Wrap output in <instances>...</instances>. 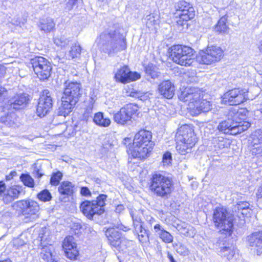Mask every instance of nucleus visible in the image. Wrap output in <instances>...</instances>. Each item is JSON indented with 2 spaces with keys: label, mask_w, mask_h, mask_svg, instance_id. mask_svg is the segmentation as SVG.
<instances>
[{
  "label": "nucleus",
  "mask_w": 262,
  "mask_h": 262,
  "mask_svg": "<svg viewBox=\"0 0 262 262\" xmlns=\"http://www.w3.org/2000/svg\"><path fill=\"white\" fill-rule=\"evenodd\" d=\"M99 48L109 55L125 50L126 48L125 39L116 26L110 27L102 33L96 40Z\"/></svg>",
  "instance_id": "nucleus-1"
},
{
  "label": "nucleus",
  "mask_w": 262,
  "mask_h": 262,
  "mask_svg": "<svg viewBox=\"0 0 262 262\" xmlns=\"http://www.w3.org/2000/svg\"><path fill=\"white\" fill-rule=\"evenodd\" d=\"M203 93L196 88H187L182 92L179 97L180 100L188 102L191 114L198 116L202 112L206 113L211 110L209 101L203 99Z\"/></svg>",
  "instance_id": "nucleus-2"
},
{
  "label": "nucleus",
  "mask_w": 262,
  "mask_h": 262,
  "mask_svg": "<svg viewBox=\"0 0 262 262\" xmlns=\"http://www.w3.org/2000/svg\"><path fill=\"white\" fill-rule=\"evenodd\" d=\"M64 90L61 97V104L58 108V115L66 116L72 111L79 100L80 95V84L77 82H66Z\"/></svg>",
  "instance_id": "nucleus-3"
},
{
  "label": "nucleus",
  "mask_w": 262,
  "mask_h": 262,
  "mask_svg": "<svg viewBox=\"0 0 262 262\" xmlns=\"http://www.w3.org/2000/svg\"><path fill=\"white\" fill-rule=\"evenodd\" d=\"M152 134L145 129L139 130L135 136L130 154L135 158L145 159L152 149Z\"/></svg>",
  "instance_id": "nucleus-4"
},
{
  "label": "nucleus",
  "mask_w": 262,
  "mask_h": 262,
  "mask_svg": "<svg viewBox=\"0 0 262 262\" xmlns=\"http://www.w3.org/2000/svg\"><path fill=\"white\" fill-rule=\"evenodd\" d=\"M172 181L170 178L159 173L152 176L150 189L157 196L168 198L172 192Z\"/></svg>",
  "instance_id": "nucleus-5"
},
{
  "label": "nucleus",
  "mask_w": 262,
  "mask_h": 262,
  "mask_svg": "<svg viewBox=\"0 0 262 262\" xmlns=\"http://www.w3.org/2000/svg\"><path fill=\"white\" fill-rule=\"evenodd\" d=\"M106 198L105 194H100L96 200L83 202L80 206L81 212L89 219H92L95 214L101 215L104 211Z\"/></svg>",
  "instance_id": "nucleus-6"
},
{
  "label": "nucleus",
  "mask_w": 262,
  "mask_h": 262,
  "mask_svg": "<svg viewBox=\"0 0 262 262\" xmlns=\"http://www.w3.org/2000/svg\"><path fill=\"white\" fill-rule=\"evenodd\" d=\"M171 56L173 62L181 66H189L192 64L194 56L191 48L177 45L171 47Z\"/></svg>",
  "instance_id": "nucleus-7"
},
{
  "label": "nucleus",
  "mask_w": 262,
  "mask_h": 262,
  "mask_svg": "<svg viewBox=\"0 0 262 262\" xmlns=\"http://www.w3.org/2000/svg\"><path fill=\"white\" fill-rule=\"evenodd\" d=\"M233 215L226 209L221 207H217L213 211V221L215 226L220 231H226L230 234L233 226Z\"/></svg>",
  "instance_id": "nucleus-8"
},
{
  "label": "nucleus",
  "mask_w": 262,
  "mask_h": 262,
  "mask_svg": "<svg viewBox=\"0 0 262 262\" xmlns=\"http://www.w3.org/2000/svg\"><path fill=\"white\" fill-rule=\"evenodd\" d=\"M30 63L35 73L40 80H45L49 78L52 66L47 59L41 56H36L31 59Z\"/></svg>",
  "instance_id": "nucleus-9"
},
{
  "label": "nucleus",
  "mask_w": 262,
  "mask_h": 262,
  "mask_svg": "<svg viewBox=\"0 0 262 262\" xmlns=\"http://www.w3.org/2000/svg\"><path fill=\"white\" fill-rule=\"evenodd\" d=\"M13 207L20 212L27 218L33 220L38 217L39 206L38 203L33 200H21L14 204Z\"/></svg>",
  "instance_id": "nucleus-10"
},
{
  "label": "nucleus",
  "mask_w": 262,
  "mask_h": 262,
  "mask_svg": "<svg viewBox=\"0 0 262 262\" xmlns=\"http://www.w3.org/2000/svg\"><path fill=\"white\" fill-rule=\"evenodd\" d=\"M246 89L235 88L227 92L223 96V101L230 105H237L253 98L249 96Z\"/></svg>",
  "instance_id": "nucleus-11"
},
{
  "label": "nucleus",
  "mask_w": 262,
  "mask_h": 262,
  "mask_svg": "<svg viewBox=\"0 0 262 262\" xmlns=\"http://www.w3.org/2000/svg\"><path fill=\"white\" fill-rule=\"evenodd\" d=\"M223 56L222 49L216 46H208L205 51L202 52L198 57L199 62L202 64H210L219 61Z\"/></svg>",
  "instance_id": "nucleus-12"
},
{
  "label": "nucleus",
  "mask_w": 262,
  "mask_h": 262,
  "mask_svg": "<svg viewBox=\"0 0 262 262\" xmlns=\"http://www.w3.org/2000/svg\"><path fill=\"white\" fill-rule=\"evenodd\" d=\"M138 111V106L136 104H127L114 114V120L118 124L124 125L131 120Z\"/></svg>",
  "instance_id": "nucleus-13"
},
{
  "label": "nucleus",
  "mask_w": 262,
  "mask_h": 262,
  "mask_svg": "<svg viewBox=\"0 0 262 262\" xmlns=\"http://www.w3.org/2000/svg\"><path fill=\"white\" fill-rule=\"evenodd\" d=\"M52 105L51 93L49 90H45L38 100L36 108L37 115L40 117H44L52 110Z\"/></svg>",
  "instance_id": "nucleus-14"
},
{
  "label": "nucleus",
  "mask_w": 262,
  "mask_h": 262,
  "mask_svg": "<svg viewBox=\"0 0 262 262\" xmlns=\"http://www.w3.org/2000/svg\"><path fill=\"white\" fill-rule=\"evenodd\" d=\"M176 140L187 142L190 145H195L196 142V137L193 129L191 126L188 124H184L180 126L176 133Z\"/></svg>",
  "instance_id": "nucleus-15"
},
{
  "label": "nucleus",
  "mask_w": 262,
  "mask_h": 262,
  "mask_svg": "<svg viewBox=\"0 0 262 262\" xmlns=\"http://www.w3.org/2000/svg\"><path fill=\"white\" fill-rule=\"evenodd\" d=\"M236 124L237 123H232L228 119L227 120L221 122L217 126V129L220 132L225 134L235 135L246 130L249 127L248 123H246L242 127L238 126Z\"/></svg>",
  "instance_id": "nucleus-16"
},
{
  "label": "nucleus",
  "mask_w": 262,
  "mask_h": 262,
  "mask_svg": "<svg viewBox=\"0 0 262 262\" xmlns=\"http://www.w3.org/2000/svg\"><path fill=\"white\" fill-rule=\"evenodd\" d=\"M140 77V74L131 72L127 66H123L119 69L115 75L116 81L123 83L137 80Z\"/></svg>",
  "instance_id": "nucleus-17"
},
{
  "label": "nucleus",
  "mask_w": 262,
  "mask_h": 262,
  "mask_svg": "<svg viewBox=\"0 0 262 262\" xmlns=\"http://www.w3.org/2000/svg\"><path fill=\"white\" fill-rule=\"evenodd\" d=\"M177 14L181 19L188 21L194 16V10L191 5L185 1H180L176 5Z\"/></svg>",
  "instance_id": "nucleus-18"
},
{
  "label": "nucleus",
  "mask_w": 262,
  "mask_h": 262,
  "mask_svg": "<svg viewBox=\"0 0 262 262\" xmlns=\"http://www.w3.org/2000/svg\"><path fill=\"white\" fill-rule=\"evenodd\" d=\"M247 113V110L245 109L231 108L228 113L227 117L229 120L232 121V123H237L236 125L239 127H243L246 123H248L250 127V123L248 121H244L246 118Z\"/></svg>",
  "instance_id": "nucleus-19"
},
{
  "label": "nucleus",
  "mask_w": 262,
  "mask_h": 262,
  "mask_svg": "<svg viewBox=\"0 0 262 262\" xmlns=\"http://www.w3.org/2000/svg\"><path fill=\"white\" fill-rule=\"evenodd\" d=\"M62 247L66 256L69 258L71 259H75L78 256V251L73 236H69L64 238Z\"/></svg>",
  "instance_id": "nucleus-20"
},
{
  "label": "nucleus",
  "mask_w": 262,
  "mask_h": 262,
  "mask_svg": "<svg viewBox=\"0 0 262 262\" xmlns=\"http://www.w3.org/2000/svg\"><path fill=\"white\" fill-rule=\"evenodd\" d=\"M62 247L66 256L69 258L71 259H75L78 256V251L73 236H69L64 238Z\"/></svg>",
  "instance_id": "nucleus-21"
},
{
  "label": "nucleus",
  "mask_w": 262,
  "mask_h": 262,
  "mask_svg": "<svg viewBox=\"0 0 262 262\" xmlns=\"http://www.w3.org/2000/svg\"><path fill=\"white\" fill-rule=\"evenodd\" d=\"M22 187L19 185H13L6 188L2 200L5 204L12 203L17 199L22 191Z\"/></svg>",
  "instance_id": "nucleus-22"
},
{
  "label": "nucleus",
  "mask_w": 262,
  "mask_h": 262,
  "mask_svg": "<svg viewBox=\"0 0 262 262\" xmlns=\"http://www.w3.org/2000/svg\"><path fill=\"white\" fill-rule=\"evenodd\" d=\"M248 245L254 247L257 255L262 254V231L254 232L247 237Z\"/></svg>",
  "instance_id": "nucleus-23"
},
{
  "label": "nucleus",
  "mask_w": 262,
  "mask_h": 262,
  "mask_svg": "<svg viewBox=\"0 0 262 262\" xmlns=\"http://www.w3.org/2000/svg\"><path fill=\"white\" fill-rule=\"evenodd\" d=\"M28 95L25 93H20L15 95L8 101V109L18 110L24 107L27 103Z\"/></svg>",
  "instance_id": "nucleus-24"
},
{
  "label": "nucleus",
  "mask_w": 262,
  "mask_h": 262,
  "mask_svg": "<svg viewBox=\"0 0 262 262\" xmlns=\"http://www.w3.org/2000/svg\"><path fill=\"white\" fill-rule=\"evenodd\" d=\"M105 235L107 237L110 245L117 247L121 243L124 244L127 242L126 239L121 238L120 233L114 228H110L105 231Z\"/></svg>",
  "instance_id": "nucleus-25"
},
{
  "label": "nucleus",
  "mask_w": 262,
  "mask_h": 262,
  "mask_svg": "<svg viewBox=\"0 0 262 262\" xmlns=\"http://www.w3.org/2000/svg\"><path fill=\"white\" fill-rule=\"evenodd\" d=\"M158 90L160 94L167 99L172 98L174 94V85L169 80L163 81L159 85Z\"/></svg>",
  "instance_id": "nucleus-26"
},
{
  "label": "nucleus",
  "mask_w": 262,
  "mask_h": 262,
  "mask_svg": "<svg viewBox=\"0 0 262 262\" xmlns=\"http://www.w3.org/2000/svg\"><path fill=\"white\" fill-rule=\"evenodd\" d=\"M40 238L41 245L42 246L40 253V257L47 262H54L55 259L52 252V250L53 249V246L51 244L49 245H43L46 238L43 235L40 236Z\"/></svg>",
  "instance_id": "nucleus-27"
},
{
  "label": "nucleus",
  "mask_w": 262,
  "mask_h": 262,
  "mask_svg": "<svg viewBox=\"0 0 262 262\" xmlns=\"http://www.w3.org/2000/svg\"><path fill=\"white\" fill-rule=\"evenodd\" d=\"M145 77L147 80L151 79H155L158 78L160 76V72L158 67L152 63H148L144 67Z\"/></svg>",
  "instance_id": "nucleus-28"
},
{
  "label": "nucleus",
  "mask_w": 262,
  "mask_h": 262,
  "mask_svg": "<svg viewBox=\"0 0 262 262\" xmlns=\"http://www.w3.org/2000/svg\"><path fill=\"white\" fill-rule=\"evenodd\" d=\"M38 27L45 33H49L55 29V23L50 17L42 18L39 20Z\"/></svg>",
  "instance_id": "nucleus-29"
},
{
  "label": "nucleus",
  "mask_w": 262,
  "mask_h": 262,
  "mask_svg": "<svg viewBox=\"0 0 262 262\" xmlns=\"http://www.w3.org/2000/svg\"><path fill=\"white\" fill-rule=\"evenodd\" d=\"M154 230L160 238L166 243H170L173 241V236L159 224L154 226Z\"/></svg>",
  "instance_id": "nucleus-30"
},
{
  "label": "nucleus",
  "mask_w": 262,
  "mask_h": 262,
  "mask_svg": "<svg viewBox=\"0 0 262 262\" xmlns=\"http://www.w3.org/2000/svg\"><path fill=\"white\" fill-rule=\"evenodd\" d=\"M74 185L69 181H63L58 188V192L63 195L70 196L74 193Z\"/></svg>",
  "instance_id": "nucleus-31"
},
{
  "label": "nucleus",
  "mask_w": 262,
  "mask_h": 262,
  "mask_svg": "<svg viewBox=\"0 0 262 262\" xmlns=\"http://www.w3.org/2000/svg\"><path fill=\"white\" fill-rule=\"evenodd\" d=\"M177 228L181 234L186 236L192 237L195 234V230L193 227L186 223L178 224Z\"/></svg>",
  "instance_id": "nucleus-32"
},
{
  "label": "nucleus",
  "mask_w": 262,
  "mask_h": 262,
  "mask_svg": "<svg viewBox=\"0 0 262 262\" xmlns=\"http://www.w3.org/2000/svg\"><path fill=\"white\" fill-rule=\"evenodd\" d=\"M93 121L97 125L103 127H107L111 124L110 119L105 118L103 113L100 112L95 114Z\"/></svg>",
  "instance_id": "nucleus-33"
},
{
  "label": "nucleus",
  "mask_w": 262,
  "mask_h": 262,
  "mask_svg": "<svg viewBox=\"0 0 262 262\" xmlns=\"http://www.w3.org/2000/svg\"><path fill=\"white\" fill-rule=\"evenodd\" d=\"M177 145H176V149L177 151L182 155H185L187 154H188L191 152L192 147L194 145H190L187 142H182L179 141H176Z\"/></svg>",
  "instance_id": "nucleus-34"
},
{
  "label": "nucleus",
  "mask_w": 262,
  "mask_h": 262,
  "mask_svg": "<svg viewBox=\"0 0 262 262\" xmlns=\"http://www.w3.org/2000/svg\"><path fill=\"white\" fill-rule=\"evenodd\" d=\"M81 52V47L79 44L75 43L71 47V50L69 51V54H68L69 59H74L79 58L80 56Z\"/></svg>",
  "instance_id": "nucleus-35"
},
{
  "label": "nucleus",
  "mask_w": 262,
  "mask_h": 262,
  "mask_svg": "<svg viewBox=\"0 0 262 262\" xmlns=\"http://www.w3.org/2000/svg\"><path fill=\"white\" fill-rule=\"evenodd\" d=\"M159 17V16L155 14H150L147 15L145 18L146 26L149 29L154 28L158 24Z\"/></svg>",
  "instance_id": "nucleus-36"
},
{
  "label": "nucleus",
  "mask_w": 262,
  "mask_h": 262,
  "mask_svg": "<svg viewBox=\"0 0 262 262\" xmlns=\"http://www.w3.org/2000/svg\"><path fill=\"white\" fill-rule=\"evenodd\" d=\"M219 252L222 256L226 257L228 259H230L235 254V250L233 247L224 246L220 248Z\"/></svg>",
  "instance_id": "nucleus-37"
},
{
  "label": "nucleus",
  "mask_w": 262,
  "mask_h": 262,
  "mask_svg": "<svg viewBox=\"0 0 262 262\" xmlns=\"http://www.w3.org/2000/svg\"><path fill=\"white\" fill-rule=\"evenodd\" d=\"M249 147L250 152L252 155L257 157H262V144L256 142L254 143L251 141Z\"/></svg>",
  "instance_id": "nucleus-38"
},
{
  "label": "nucleus",
  "mask_w": 262,
  "mask_h": 262,
  "mask_svg": "<svg viewBox=\"0 0 262 262\" xmlns=\"http://www.w3.org/2000/svg\"><path fill=\"white\" fill-rule=\"evenodd\" d=\"M227 20L226 16L221 17L215 26V31L220 33H226L228 30V26L226 25Z\"/></svg>",
  "instance_id": "nucleus-39"
},
{
  "label": "nucleus",
  "mask_w": 262,
  "mask_h": 262,
  "mask_svg": "<svg viewBox=\"0 0 262 262\" xmlns=\"http://www.w3.org/2000/svg\"><path fill=\"white\" fill-rule=\"evenodd\" d=\"M94 102V100L92 98H91L89 100V104L83 113V118L86 121L89 120L90 117H92Z\"/></svg>",
  "instance_id": "nucleus-40"
},
{
  "label": "nucleus",
  "mask_w": 262,
  "mask_h": 262,
  "mask_svg": "<svg viewBox=\"0 0 262 262\" xmlns=\"http://www.w3.org/2000/svg\"><path fill=\"white\" fill-rule=\"evenodd\" d=\"M20 179L25 186L29 187H34V180L29 174L23 173L20 176Z\"/></svg>",
  "instance_id": "nucleus-41"
},
{
  "label": "nucleus",
  "mask_w": 262,
  "mask_h": 262,
  "mask_svg": "<svg viewBox=\"0 0 262 262\" xmlns=\"http://www.w3.org/2000/svg\"><path fill=\"white\" fill-rule=\"evenodd\" d=\"M16 115L14 113H10L7 116L2 118V121L7 125L11 126L15 124Z\"/></svg>",
  "instance_id": "nucleus-42"
},
{
  "label": "nucleus",
  "mask_w": 262,
  "mask_h": 262,
  "mask_svg": "<svg viewBox=\"0 0 262 262\" xmlns=\"http://www.w3.org/2000/svg\"><path fill=\"white\" fill-rule=\"evenodd\" d=\"M62 177V174L61 172L58 171L53 173L50 179V183L52 185L56 186L59 184L60 181Z\"/></svg>",
  "instance_id": "nucleus-43"
},
{
  "label": "nucleus",
  "mask_w": 262,
  "mask_h": 262,
  "mask_svg": "<svg viewBox=\"0 0 262 262\" xmlns=\"http://www.w3.org/2000/svg\"><path fill=\"white\" fill-rule=\"evenodd\" d=\"M252 142L262 144V129L256 130L251 135Z\"/></svg>",
  "instance_id": "nucleus-44"
},
{
  "label": "nucleus",
  "mask_w": 262,
  "mask_h": 262,
  "mask_svg": "<svg viewBox=\"0 0 262 262\" xmlns=\"http://www.w3.org/2000/svg\"><path fill=\"white\" fill-rule=\"evenodd\" d=\"M37 198L42 201L47 202L51 200L52 196L50 192L48 190L45 189L38 194Z\"/></svg>",
  "instance_id": "nucleus-45"
},
{
  "label": "nucleus",
  "mask_w": 262,
  "mask_h": 262,
  "mask_svg": "<svg viewBox=\"0 0 262 262\" xmlns=\"http://www.w3.org/2000/svg\"><path fill=\"white\" fill-rule=\"evenodd\" d=\"M177 247L176 251L178 253L182 256H187L189 254V249L184 245L180 243L179 245H176Z\"/></svg>",
  "instance_id": "nucleus-46"
},
{
  "label": "nucleus",
  "mask_w": 262,
  "mask_h": 262,
  "mask_svg": "<svg viewBox=\"0 0 262 262\" xmlns=\"http://www.w3.org/2000/svg\"><path fill=\"white\" fill-rule=\"evenodd\" d=\"M54 42L56 46L62 48L67 46L69 43V40L64 37L61 36L55 38Z\"/></svg>",
  "instance_id": "nucleus-47"
},
{
  "label": "nucleus",
  "mask_w": 262,
  "mask_h": 262,
  "mask_svg": "<svg viewBox=\"0 0 262 262\" xmlns=\"http://www.w3.org/2000/svg\"><path fill=\"white\" fill-rule=\"evenodd\" d=\"M139 240L140 242L143 243L148 240V235L147 230L144 228L137 233Z\"/></svg>",
  "instance_id": "nucleus-48"
},
{
  "label": "nucleus",
  "mask_w": 262,
  "mask_h": 262,
  "mask_svg": "<svg viewBox=\"0 0 262 262\" xmlns=\"http://www.w3.org/2000/svg\"><path fill=\"white\" fill-rule=\"evenodd\" d=\"M11 244L15 249H19L26 245V242L20 238H14L11 242Z\"/></svg>",
  "instance_id": "nucleus-49"
},
{
  "label": "nucleus",
  "mask_w": 262,
  "mask_h": 262,
  "mask_svg": "<svg viewBox=\"0 0 262 262\" xmlns=\"http://www.w3.org/2000/svg\"><path fill=\"white\" fill-rule=\"evenodd\" d=\"M171 161V155L170 152H167L163 156L162 163L164 166H168Z\"/></svg>",
  "instance_id": "nucleus-50"
},
{
  "label": "nucleus",
  "mask_w": 262,
  "mask_h": 262,
  "mask_svg": "<svg viewBox=\"0 0 262 262\" xmlns=\"http://www.w3.org/2000/svg\"><path fill=\"white\" fill-rule=\"evenodd\" d=\"M236 205L238 210H242V214H244L245 213L243 212V211L248 209L249 207L250 204L247 202H239Z\"/></svg>",
  "instance_id": "nucleus-51"
},
{
  "label": "nucleus",
  "mask_w": 262,
  "mask_h": 262,
  "mask_svg": "<svg viewBox=\"0 0 262 262\" xmlns=\"http://www.w3.org/2000/svg\"><path fill=\"white\" fill-rule=\"evenodd\" d=\"M130 215L132 217L133 225L141 222L140 217L137 214V211L131 210L130 211Z\"/></svg>",
  "instance_id": "nucleus-52"
},
{
  "label": "nucleus",
  "mask_w": 262,
  "mask_h": 262,
  "mask_svg": "<svg viewBox=\"0 0 262 262\" xmlns=\"http://www.w3.org/2000/svg\"><path fill=\"white\" fill-rule=\"evenodd\" d=\"M144 92L140 91H137L133 89L129 93V95L131 97L136 98L140 99V96H142Z\"/></svg>",
  "instance_id": "nucleus-53"
},
{
  "label": "nucleus",
  "mask_w": 262,
  "mask_h": 262,
  "mask_svg": "<svg viewBox=\"0 0 262 262\" xmlns=\"http://www.w3.org/2000/svg\"><path fill=\"white\" fill-rule=\"evenodd\" d=\"M144 223L141 222L137 224L133 225L134 227L135 232L137 234L138 232L141 231V230L144 229L145 228L143 226Z\"/></svg>",
  "instance_id": "nucleus-54"
},
{
  "label": "nucleus",
  "mask_w": 262,
  "mask_h": 262,
  "mask_svg": "<svg viewBox=\"0 0 262 262\" xmlns=\"http://www.w3.org/2000/svg\"><path fill=\"white\" fill-rule=\"evenodd\" d=\"M6 186L3 181H0V200H2L3 195L4 194L6 189Z\"/></svg>",
  "instance_id": "nucleus-55"
},
{
  "label": "nucleus",
  "mask_w": 262,
  "mask_h": 262,
  "mask_svg": "<svg viewBox=\"0 0 262 262\" xmlns=\"http://www.w3.org/2000/svg\"><path fill=\"white\" fill-rule=\"evenodd\" d=\"M33 173L38 178H41L44 174V173L42 172V170H41L36 166H35L34 168Z\"/></svg>",
  "instance_id": "nucleus-56"
},
{
  "label": "nucleus",
  "mask_w": 262,
  "mask_h": 262,
  "mask_svg": "<svg viewBox=\"0 0 262 262\" xmlns=\"http://www.w3.org/2000/svg\"><path fill=\"white\" fill-rule=\"evenodd\" d=\"M81 194L83 196H88L91 195V192L86 187H82L80 190Z\"/></svg>",
  "instance_id": "nucleus-57"
},
{
  "label": "nucleus",
  "mask_w": 262,
  "mask_h": 262,
  "mask_svg": "<svg viewBox=\"0 0 262 262\" xmlns=\"http://www.w3.org/2000/svg\"><path fill=\"white\" fill-rule=\"evenodd\" d=\"M12 24L16 26H19L21 27L22 25L24 24V22H21L20 20L18 17H15L14 18V19L12 20Z\"/></svg>",
  "instance_id": "nucleus-58"
},
{
  "label": "nucleus",
  "mask_w": 262,
  "mask_h": 262,
  "mask_svg": "<svg viewBox=\"0 0 262 262\" xmlns=\"http://www.w3.org/2000/svg\"><path fill=\"white\" fill-rule=\"evenodd\" d=\"M126 241H127V242L124 243V244H122L121 243H120V244H119V245L117 247L123 250L124 248H126L128 246H129L131 242L129 241L127 239H126Z\"/></svg>",
  "instance_id": "nucleus-59"
},
{
  "label": "nucleus",
  "mask_w": 262,
  "mask_h": 262,
  "mask_svg": "<svg viewBox=\"0 0 262 262\" xmlns=\"http://www.w3.org/2000/svg\"><path fill=\"white\" fill-rule=\"evenodd\" d=\"M124 206L122 204H120L116 206L115 211L118 213H121L124 211Z\"/></svg>",
  "instance_id": "nucleus-60"
},
{
  "label": "nucleus",
  "mask_w": 262,
  "mask_h": 262,
  "mask_svg": "<svg viewBox=\"0 0 262 262\" xmlns=\"http://www.w3.org/2000/svg\"><path fill=\"white\" fill-rule=\"evenodd\" d=\"M6 92V90L0 85V102L2 101L4 98V93Z\"/></svg>",
  "instance_id": "nucleus-61"
},
{
  "label": "nucleus",
  "mask_w": 262,
  "mask_h": 262,
  "mask_svg": "<svg viewBox=\"0 0 262 262\" xmlns=\"http://www.w3.org/2000/svg\"><path fill=\"white\" fill-rule=\"evenodd\" d=\"M16 174L17 173L15 171H11L9 175L6 176V179L7 181H9L11 180L13 178V177L15 176Z\"/></svg>",
  "instance_id": "nucleus-62"
},
{
  "label": "nucleus",
  "mask_w": 262,
  "mask_h": 262,
  "mask_svg": "<svg viewBox=\"0 0 262 262\" xmlns=\"http://www.w3.org/2000/svg\"><path fill=\"white\" fill-rule=\"evenodd\" d=\"M113 145V143L110 140H107L106 141L104 142L103 144V146L105 148H109L112 147Z\"/></svg>",
  "instance_id": "nucleus-63"
},
{
  "label": "nucleus",
  "mask_w": 262,
  "mask_h": 262,
  "mask_svg": "<svg viewBox=\"0 0 262 262\" xmlns=\"http://www.w3.org/2000/svg\"><path fill=\"white\" fill-rule=\"evenodd\" d=\"M256 194L258 199L262 198V186L258 188Z\"/></svg>",
  "instance_id": "nucleus-64"
}]
</instances>
